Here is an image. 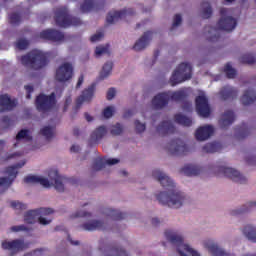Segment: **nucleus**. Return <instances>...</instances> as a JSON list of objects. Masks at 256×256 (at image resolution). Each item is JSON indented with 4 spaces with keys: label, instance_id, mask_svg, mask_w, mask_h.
I'll return each instance as SVG.
<instances>
[{
    "label": "nucleus",
    "instance_id": "55",
    "mask_svg": "<svg viewBox=\"0 0 256 256\" xmlns=\"http://www.w3.org/2000/svg\"><path fill=\"white\" fill-rule=\"evenodd\" d=\"M111 133L113 135H121V133H123V126H121V124H116L112 126Z\"/></svg>",
    "mask_w": 256,
    "mask_h": 256
},
{
    "label": "nucleus",
    "instance_id": "9",
    "mask_svg": "<svg viewBox=\"0 0 256 256\" xmlns=\"http://www.w3.org/2000/svg\"><path fill=\"white\" fill-rule=\"evenodd\" d=\"M219 173H222L224 177H227L228 179H231V181H234V183H239L240 185H243L248 181L247 176L239 172V170L226 165L219 167Z\"/></svg>",
    "mask_w": 256,
    "mask_h": 256
},
{
    "label": "nucleus",
    "instance_id": "34",
    "mask_svg": "<svg viewBox=\"0 0 256 256\" xmlns=\"http://www.w3.org/2000/svg\"><path fill=\"white\" fill-rule=\"evenodd\" d=\"M243 235L246 236L248 241L256 243V226L253 224H246L242 229Z\"/></svg>",
    "mask_w": 256,
    "mask_h": 256
},
{
    "label": "nucleus",
    "instance_id": "11",
    "mask_svg": "<svg viewBox=\"0 0 256 256\" xmlns=\"http://www.w3.org/2000/svg\"><path fill=\"white\" fill-rule=\"evenodd\" d=\"M55 94L47 96L45 94H40L36 98V108L38 111H50L55 107Z\"/></svg>",
    "mask_w": 256,
    "mask_h": 256
},
{
    "label": "nucleus",
    "instance_id": "26",
    "mask_svg": "<svg viewBox=\"0 0 256 256\" xmlns=\"http://www.w3.org/2000/svg\"><path fill=\"white\" fill-rule=\"evenodd\" d=\"M153 38L152 32H146L142 37H140L139 40L136 41L134 44V50L135 51H143V49H147L149 47V43L151 42V39Z\"/></svg>",
    "mask_w": 256,
    "mask_h": 256
},
{
    "label": "nucleus",
    "instance_id": "44",
    "mask_svg": "<svg viewBox=\"0 0 256 256\" xmlns=\"http://www.w3.org/2000/svg\"><path fill=\"white\" fill-rule=\"evenodd\" d=\"M95 5H97L96 0H85L81 4L80 9H81L82 13H89V11H91V9H93L95 7Z\"/></svg>",
    "mask_w": 256,
    "mask_h": 256
},
{
    "label": "nucleus",
    "instance_id": "36",
    "mask_svg": "<svg viewBox=\"0 0 256 256\" xmlns=\"http://www.w3.org/2000/svg\"><path fill=\"white\" fill-rule=\"evenodd\" d=\"M95 93V86H90L88 89L84 90L82 95L77 99V107H81L86 101H91Z\"/></svg>",
    "mask_w": 256,
    "mask_h": 256
},
{
    "label": "nucleus",
    "instance_id": "2",
    "mask_svg": "<svg viewBox=\"0 0 256 256\" xmlns=\"http://www.w3.org/2000/svg\"><path fill=\"white\" fill-rule=\"evenodd\" d=\"M20 63L28 69L39 71L47 66V55L41 50H32L28 54L20 57Z\"/></svg>",
    "mask_w": 256,
    "mask_h": 256
},
{
    "label": "nucleus",
    "instance_id": "1",
    "mask_svg": "<svg viewBox=\"0 0 256 256\" xmlns=\"http://www.w3.org/2000/svg\"><path fill=\"white\" fill-rule=\"evenodd\" d=\"M156 197L159 203L170 209H181V207L191 203V198L176 188L166 192H159Z\"/></svg>",
    "mask_w": 256,
    "mask_h": 256
},
{
    "label": "nucleus",
    "instance_id": "40",
    "mask_svg": "<svg viewBox=\"0 0 256 256\" xmlns=\"http://www.w3.org/2000/svg\"><path fill=\"white\" fill-rule=\"evenodd\" d=\"M107 133V129L104 126L97 128L91 135L92 143H97V141L103 139Z\"/></svg>",
    "mask_w": 256,
    "mask_h": 256
},
{
    "label": "nucleus",
    "instance_id": "46",
    "mask_svg": "<svg viewBox=\"0 0 256 256\" xmlns=\"http://www.w3.org/2000/svg\"><path fill=\"white\" fill-rule=\"evenodd\" d=\"M166 95H169V99H172V101H181L185 98V91L167 92Z\"/></svg>",
    "mask_w": 256,
    "mask_h": 256
},
{
    "label": "nucleus",
    "instance_id": "35",
    "mask_svg": "<svg viewBox=\"0 0 256 256\" xmlns=\"http://www.w3.org/2000/svg\"><path fill=\"white\" fill-rule=\"evenodd\" d=\"M105 163L106 165H117V163H119V159L109 158L106 161H104L103 159L98 158L94 161L93 167L96 171H101V169L105 167Z\"/></svg>",
    "mask_w": 256,
    "mask_h": 256
},
{
    "label": "nucleus",
    "instance_id": "21",
    "mask_svg": "<svg viewBox=\"0 0 256 256\" xmlns=\"http://www.w3.org/2000/svg\"><path fill=\"white\" fill-rule=\"evenodd\" d=\"M49 183H52V187H55L56 191L63 193L65 191V180L56 171L49 174Z\"/></svg>",
    "mask_w": 256,
    "mask_h": 256
},
{
    "label": "nucleus",
    "instance_id": "3",
    "mask_svg": "<svg viewBox=\"0 0 256 256\" xmlns=\"http://www.w3.org/2000/svg\"><path fill=\"white\" fill-rule=\"evenodd\" d=\"M219 13L220 18L217 22V28L220 29V31H226V33L235 31V27H237L235 11L231 8H220Z\"/></svg>",
    "mask_w": 256,
    "mask_h": 256
},
{
    "label": "nucleus",
    "instance_id": "19",
    "mask_svg": "<svg viewBox=\"0 0 256 256\" xmlns=\"http://www.w3.org/2000/svg\"><path fill=\"white\" fill-rule=\"evenodd\" d=\"M24 182L28 185H35V183H39L42 187H45V189H51V187H53V182H49V179L43 176L29 175L24 178Z\"/></svg>",
    "mask_w": 256,
    "mask_h": 256
},
{
    "label": "nucleus",
    "instance_id": "62",
    "mask_svg": "<svg viewBox=\"0 0 256 256\" xmlns=\"http://www.w3.org/2000/svg\"><path fill=\"white\" fill-rule=\"evenodd\" d=\"M25 90H26V93H27L26 99H31V93H33V86L26 85Z\"/></svg>",
    "mask_w": 256,
    "mask_h": 256
},
{
    "label": "nucleus",
    "instance_id": "59",
    "mask_svg": "<svg viewBox=\"0 0 256 256\" xmlns=\"http://www.w3.org/2000/svg\"><path fill=\"white\" fill-rule=\"evenodd\" d=\"M10 230L13 233H19V231H27V228L25 225H18V226H12Z\"/></svg>",
    "mask_w": 256,
    "mask_h": 256
},
{
    "label": "nucleus",
    "instance_id": "56",
    "mask_svg": "<svg viewBox=\"0 0 256 256\" xmlns=\"http://www.w3.org/2000/svg\"><path fill=\"white\" fill-rule=\"evenodd\" d=\"M182 21H183V18H181V15L176 14L173 19L172 29L179 27V25H181Z\"/></svg>",
    "mask_w": 256,
    "mask_h": 256
},
{
    "label": "nucleus",
    "instance_id": "51",
    "mask_svg": "<svg viewBox=\"0 0 256 256\" xmlns=\"http://www.w3.org/2000/svg\"><path fill=\"white\" fill-rule=\"evenodd\" d=\"M10 207H12V209H15V211H24V209H27V205L19 201H11Z\"/></svg>",
    "mask_w": 256,
    "mask_h": 256
},
{
    "label": "nucleus",
    "instance_id": "54",
    "mask_svg": "<svg viewBox=\"0 0 256 256\" xmlns=\"http://www.w3.org/2000/svg\"><path fill=\"white\" fill-rule=\"evenodd\" d=\"M16 47L20 51H23L24 49H27V47H29V42L27 40H25V39H19L16 42Z\"/></svg>",
    "mask_w": 256,
    "mask_h": 256
},
{
    "label": "nucleus",
    "instance_id": "5",
    "mask_svg": "<svg viewBox=\"0 0 256 256\" xmlns=\"http://www.w3.org/2000/svg\"><path fill=\"white\" fill-rule=\"evenodd\" d=\"M54 17L59 27H71V25L77 27V25H81V20L79 18H71L65 7L56 8Z\"/></svg>",
    "mask_w": 256,
    "mask_h": 256
},
{
    "label": "nucleus",
    "instance_id": "29",
    "mask_svg": "<svg viewBox=\"0 0 256 256\" xmlns=\"http://www.w3.org/2000/svg\"><path fill=\"white\" fill-rule=\"evenodd\" d=\"M165 237L168 241H170V243H172L173 245H175V247H177V245H180V243H183V235H181V233L174 231V230H166L164 232Z\"/></svg>",
    "mask_w": 256,
    "mask_h": 256
},
{
    "label": "nucleus",
    "instance_id": "49",
    "mask_svg": "<svg viewBox=\"0 0 256 256\" xmlns=\"http://www.w3.org/2000/svg\"><path fill=\"white\" fill-rule=\"evenodd\" d=\"M105 213L108 215V217H111V219H121V213L119 210L108 208L106 209Z\"/></svg>",
    "mask_w": 256,
    "mask_h": 256
},
{
    "label": "nucleus",
    "instance_id": "48",
    "mask_svg": "<svg viewBox=\"0 0 256 256\" xmlns=\"http://www.w3.org/2000/svg\"><path fill=\"white\" fill-rule=\"evenodd\" d=\"M91 212L85 210V209H80L78 211H76L74 214H72V217L74 219H77V217H85L86 219H89V217H91Z\"/></svg>",
    "mask_w": 256,
    "mask_h": 256
},
{
    "label": "nucleus",
    "instance_id": "10",
    "mask_svg": "<svg viewBox=\"0 0 256 256\" xmlns=\"http://www.w3.org/2000/svg\"><path fill=\"white\" fill-rule=\"evenodd\" d=\"M73 72V64L64 62L56 69L55 79L59 83H67L73 79Z\"/></svg>",
    "mask_w": 256,
    "mask_h": 256
},
{
    "label": "nucleus",
    "instance_id": "47",
    "mask_svg": "<svg viewBox=\"0 0 256 256\" xmlns=\"http://www.w3.org/2000/svg\"><path fill=\"white\" fill-rule=\"evenodd\" d=\"M240 62L246 63V65H253L254 63H256V58L251 54H245L240 57Z\"/></svg>",
    "mask_w": 256,
    "mask_h": 256
},
{
    "label": "nucleus",
    "instance_id": "8",
    "mask_svg": "<svg viewBox=\"0 0 256 256\" xmlns=\"http://www.w3.org/2000/svg\"><path fill=\"white\" fill-rule=\"evenodd\" d=\"M24 165H25V161L15 166L8 167L6 169V173L8 174V177L0 178V193H2V191H7V189L10 188L11 185H13V181H15L17 177V173H18L17 169H21V167H23Z\"/></svg>",
    "mask_w": 256,
    "mask_h": 256
},
{
    "label": "nucleus",
    "instance_id": "39",
    "mask_svg": "<svg viewBox=\"0 0 256 256\" xmlns=\"http://www.w3.org/2000/svg\"><path fill=\"white\" fill-rule=\"evenodd\" d=\"M40 135L44 137L47 141H51L55 137V127L44 126L40 129Z\"/></svg>",
    "mask_w": 256,
    "mask_h": 256
},
{
    "label": "nucleus",
    "instance_id": "4",
    "mask_svg": "<svg viewBox=\"0 0 256 256\" xmlns=\"http://www.w3.org/2000/svg\"><path fill=\"white\" fill-rule=\"evenodd\" d=\"M53 212L54 211L51 208L29 210L24 214V221L30 225L37 221L40 225H49L51 223V219L47 218L46 215H53Z\"/></svg>",
    "mask_w": 256,
    "mask_h": 256
},
{
    "label": "nucleus",
    "instance_id": "60",
    "mask_svg": "<svg viewBox=\"0 0 256 256\" xmlns=\"http://www.w3.org/2000/svg\"><path fill=\"white\" fill-rule=\"evenodd\" d=\"M101 39H103V33L98 32L90 38V41H92V43H97V41H101Z\"/></svg>",
    "mask_w": 256,
    "mask_h": 256
},
{
    "label": "nucleus",
    "instance_id": "38",
    "mask_svg": "<svg viewBox=\"0 0 256 256\" xmlns=\"http://www.w3.org/2000/svg\"><path fill=\"white\" fill-rule=\"evenodd\" d=\"M16 141H25L26 143L33 141V132L29 129L20 130L16 135Z\"/></svg>",
    "mask_w": 256,
    "mask_h": 256
},
{
    "label": "nucleus",
    "instance_id": "33",
    "mask_svg": "<svg viewBox=\"0 0 256 256\" xmlns=\"http://www.w3.org/2000/svg\"><path fill=\"white\" fill-rule=\"evenodd\" d=\"M182 173L188 177H197L203 173V167L197 165H187L182 168Z\"/></svg>",
    "mask_w": 256,
    "mask_h": 256
},
{
    "label": "nucleus",
    "instance_id": "22",
    "mask_svg": "<svg viewBox=\"0 0 256 256\" xmlns=\"http://www.w3.org/2000/svg\"><path fill=\"white\" fill-rule=\"evenodd\" d=\"M131 15H135V11L131 8L127 10H122V11H114L110 12L107 16V21L109 23H117L119 19H123V17H129Z\"/></svg>",
    "mask_w": 256,
    "mask_h": 256
},
{
    "label": "nucleus",
    "instance_id": "31",
    "mask_svg": "<svg viewBox=\"0 0 256 256\" xmlns=\"http://www.w3.org/2000/svg\"><path fill=\"white\" fill-rule=\"evenodd\" d=\"M233 121H235V114L233 111L228 110L222 114L219 125L222 129H227V127H229Z\"/></svg>",
    "mask_w": 256,
    "mask_h": 256
},
{
    "label": "nucleus",
    "instance_id": "63",
    "mask_svg": "<svg viewBox=\"0 0 256 256\" xmlns=\"http://www.w3.org/2000/svg\"><path fill=\"white\" fill-rule=\"evenodd\" d=\"M71 153H79V151H81V147L79 145H72V147L70 148Z\"/></svg>",
    "mask_w": 256,
    "mask_h": 256
},
{
    "label": "nucleus",
    "instance_id": "16",
    "mask_svg": "<svg viewBox=\"0 0 256 256\" xmlns=\"http://www.w3.org/2000/svg\"><path fill=\"white\" fill-rule=\"evenodd\" d=\"M84 231H107L109 223L103 219H93L82 224Z\"/></svg>",
    "mask_w": 256,
    "mask_h": 256
},
{
    "label": "nucleus",
    "instance_id": "18",
    "mask_svg": "<svg viewBox=\"0 0 256 256\" xmlns=\"http://www.w3.org/2000/svg\"><path fill=\"white\" fill-rule=\"evenodd\" d=\"M214 132L215 128L212 125L200 126L195 131V138L197 141H207V139L211 138Z\"/></svg>",
    "mask_w": 256,
    "mask_h": 256
},
{
    "label": "nucleus",
    "instance_id": "7",
    "mask_svg": "<svg viewBox=\"0 0 256 256\" xmlns=\"http://www.w3.org/2000/svg\"><path fill=\"white\" fill-rule=\"evenodd\" d=\"M166 149L171 155H174L175 157H183L191 153V147H189V145H187L184 140L179 138L171 140L167 144Z\"/></svg>",
    "mask_w": 256,
    "mask_h": 256
},
{
    "label": "nucleus",
    "instance_id": "15",
    "mask_svg": "<svg viewBox=\"0 0 256 256\" xmlns=\"http://www.w3.org/2000/svg\"><path fill=\"white\" fill-rule=\"evenodd\" d=\"M202 246L207 249L208 253L213 256H227L229 253L225 249L219 247V244L211 238H207L202 241Z\"/></svg>",
    "mask_w": 256,
    "mask_h": 256
},
{
    "label": "nucleus",
    "instance_id": "64",
    "mask_svg": "<svg viewBox=\"0 0 256 256\" xmlns=\"http://www.w3.org/2000/svg\"><path fill=\"white\" fill-rule=\"evenodd\" d=\"M83 81H85V77L83 75H81L79 78H78V82L76 84V89H79V87H81V85H83Z\"/></svg>",
    "mask_w": 256,
    "mask_h": 256
},
{
    "label": "nucleus",
    "instance_id": "37",
    "mask_svg": "<svg viewBox=\"0 0 256 256\" xmlns=\"http://www.w3.org/2000/svg\"><path fill=\"white\" fill-rule=\"evenodd\" d=\"M200 17H202V19H211V17H213V7L211 3L204 2L201 4Z\"/></svg>",
    "mask_w": 256,
    "mask_h": 256
},
{
    "label": "nucleus",
    "instance_id": "24",
    "mask_svg": "<svg viewBox=\"0 0 256 256\" xmlns=\"http://www.w3.org/2000/svg\"><path fill=\"white\" fill-rule=\"evenodd\" d=\"M169 103V95L167 93H160L156 95L151 102L152 109H163Z\"/></svg>",
    "mask_w": 256,
    "mask_h": 256
},
{
    "label": "nucleus",
    "instance_id": "41",
    "mask_svg": "<svg viewBox=\"0 0 256 256\" xmlns=\"http://www.w3.org/2000/svg\"><path fill=\"white\" fill-rule=\"evenodd\" d=\"M203 153H217V151H221V144L217 142H212L204 145L202 147Z\"/></svg>",
    "mask_w": 256,
    "mask_h": 256
},
{
    "label": "nucleus",
    "instance_id": "43",
    "mask_svg": "<svg viewBox=\"0 0 256 256\" xmlns=\"http://www.w3.org/2000/svg\"><path fill=\"white\" fill-rule=\"evenodd\" d=\"M111 71H113V62H106L100 72V79H107L111 75Z\"/></svg>",
    "mask_w": 256,
    "mask_h": 256
},
{
    "label": "nucleus",
    "instance_id": "27",
    "mask_svg": "<svg viewBox=\"0 0 256 256\" xmlns=\"http://www.w3.org/2000/svg\"><path fill=\"white\" fill-rule=\"evenodd\" d=\"M239 95V90L235 87L225 86L219 92V97L222 101H227V99H235Z\"/></svg>",
    "mask_w": 256,
    "mask_h": 256
},
{
    "label": "nucleus",
    "instance_id": "50",
    "mask_svg": "<svg viewBox=\"0 0 256 256\" xmlns=\"http://www.w3.org/2000/svg\"><path fill=\"white\" fill-rule=\"evenodd\" d=\"M107 53H109L108 45L96 47V50H95L96 57H101V55H107Z\"/></svg>",
    "mask_w": 256,
    "mask_h": 256
},
{
    "label": "nucleus",
    "instance_id": "52",
    "mask_svg": "<svg viewBox=\"0 0 256 256\" xmlns=\"http://www.w3.org/2000/svg\"><path fill=\"white\" fill-rule=\"evenodd\" d=\"M115 113V106H108L103 110V117L105 119H111Z\"/></svg>",
    "mask_w": 256,
    "mask_h": 256
},
{
    "label": "nucleus",
    "instance_id": "28",
    "mask_svg": "<svg viewBox=\"0 0 256 256\" xmlns=\"http://www.w3.org/2000/svg\"><path fill=\"white\" fill-rule=\"evenodd\" d=\"M251 209H256V200L248 201L240 207L235 208L231 211V215H243L245 213H249Z\"/></svg>",
    "mask_w": 256,
    "mask_h": 256
},
{
    "label": "nucleus",
    "instance_id": "61",
    "mask_svg": "<svg viewBox=\"0 0 256 256\" xmlns=\"http://www.w3.org/2000/svg\"><path fill=\"white\" fill-rule=\"evenodd\" d=\"M116 91L115 88H110L107 92V99L108 101H111V99H114L115 95H116Z\"/></svg>",
    "mask_w": 256,
    "mask_h": 256
},
{
    "label": "nucleus",
    "instance_id": "6",
    "mask_svg": "<svg viewBox=\"0 0 256 256\" xmlns=\"http://www.w3.org/2000/svg\"><path fill=\"white\" fill-rule=\"evenodd\" d=\"M191 73H192L191 64L189 63L180 64L170 78V83L172 87H175V85H178V83H183V81H187L191 79Z\"/></svg>",
    "mask_w": 256,
    "mask_h": 256
},
{
    "label": "nucleus",
    "instance_id": "23",
    "mask_svg": "<svg viewBox=\"0 0 256 256\" xmlns=\"http://www.w3.org/2000/svg\"><path fill=\"white\" fill-rule=\"evenodd\" d=\"M41 39H47L48 41H63L65 39V35L63 33L57 31V30H52V29H47L44 30L40 33Z\"/></svg>",
    "mask_w": 256,
    "mask_h": 256
},
{
    "label": "nucleus",
    "instance_id": "45",
    "mask_svg": "<svg viewBox=\"0 0 256 256\" xmlns=\"http://www.w3.org/2000/svg\"><path fill=\"white\" fill-rule=\"evenodd\" d=\"M224 73L226 74L228 79H235V77H237V70H235V68H233L230 63L225 65Z\"/></svg>",
    "mask_w": 256,
    "mask_h": 256
},
{
    "label": "nucleus",
    "instance_id": "57",
    "mask_svg": "<svg viewBox=\"0 0 256 256\" xmlns=\"http://www.w3.org/2000/svg\"><path fill=\"white\" fill-rule=\"evenodd\" d=\"M0 127L2 129H9V127H11V119L10 118H2Z\"/></svg>",
    "mask_w": 256,
    "mask_h": 256
},
{
    "label": "nucleus",
    "instance_id": "17",
    "mask_svg": "<svg viewBox=\"0 0 256 256\" xmlns=\"http://www.w3.org/2000/svg\"><path fill=\"white\" fill-rule=\"evenodd\" d=\"M175 251L178 256H201V253L191 245L181 242L175 246Z\"/></svg>",
    "mask_w": 256,
    "mask_h": 256
},
{
    "label": "nucleus",
    "instance_id": "12",
    "mask_svg": "<svg viewBox=\"0 0 256 256\" xmlns=\"http://www.w3.org/2000/svg\"><path fill=\"white\" fill-rule=\"evenodd\" d=\"M196 111L201 117H209L211 115V107L205 92H200L196 97Z\"/></svg>",
    "mask_w": 256,
    "mask_h": 256
},
{
    "label": "nucleus",
    "instance_id": "53",
    "mask_svg": "<svg viewBox=\"0 0 256 256\" xmlns=\"http://www.w3.org/2000/svg\"><path fill=\"white\" fill-rule=\"evenodd\" d=\"M134 127H135V131L138 133H143L145 131V129L147 128L145 123H143L139 120H136L134 122Z\"/></svg>",
    "mask_w": 256,
    "mask_h": 256
},
{
    "label": "nucleus",
    "instance_id": "32",
    "mask_svg": "<svg viewBox=\"0 0 256 256\" xmlns=\"http://www.w3.org/2000/svg\"><path fill=\"white\" fill-rule=\"evenodd\" d=\"M256 102V92L253 89H247L243 92L241 103L244 105H253Z\"/></svg>",
    "mask_w": 256,
    "mask_h": 256
},
{
    "label": "nucleus",
    "instance_id": "13",
    "mask_svg": "<svg viewBox=\"0 0 256 256\" xmlns=\"http://www.w3.org/2000/svg\"><path fill=\"white\" fill-rule=\"evenodd\" d=\"M2 249L8 251L10 255H15L19 251L27 249V244L23 240H4L1 243Z\"/></svg>",
    "mask_w": 256,
    "mask_h": 256
},
{
    "label": "nucleus",
    "instance_id": "58",
    "mask_svg": "<svg viewBox=\"0 0 256 256\" xmlns=\"http://www.w3.org/2000/svg\"><path fill=\"white\" fill-rule=\"evenodd\" d=\"M19 21H21V16H19V14L14 13L10 16V23H12V25H17Z\"/></svg>",
    "mask_w": 256,
    "mask_h": 256
},
{
    "label": "nucleus",
    "instance_id": "20",
    "mask_svg": "<svg viewBox=\"0 0 256 256\" xmlns=\"http://www.w3.org/2000/svg\"><path fill=\"white\" fill-rule=\"evenodd\" d=\"M15 107H17V100H12L7 94L0 95V113L11 111Z\"/></svg>",
    "mask_w": 256,
    "mask_h": 256
},
{
    "label": "nucleus",
    "instance_id": "25",
    "mask_svg": "<svg viewBox=\"0 0 256 256\" xmlns=\"http://www.w3.org/2000/svg\"><path fill=\"white\" fill-rule=\"evenodd\" d=\"M203 37L209 43H217L219 41L221 34H219V30L214 27L206 26L203 31Z\"/></svg>",
    "mask_w": 256,
    "mask_h": 256
},
{
    "label": "nucleus",
    "instance_id": "42",
    "mask_svg": "<svg viewBox=\"0 0 256 256\" xmlns=\"http://www.w3.org/2000/svg\"><path fill=\"white\" fill-rule=\"evenodd\" d=\"M174 119L176 123H179V125H183L184 127H191V125H193V120L183 114H177Z\"/></svg>",
    "mask_w": 256,
    "mask_h": 256
},
{
    "label": "nucleus",
    "instance_id": "14",
    "mask_svg": "<svg viewBox=\"0 0 256 256\" xmlns=\"http://www.w3.org/2000/svg\"><path fill=\"white\" fill-rule=\"evenodd\" d=\"M152 177L160 183L165 189H168V191H171V189H175L176 184L167 173L161 171V170H154L152 172Z\"/></svg>",
    "mask_w": 256,
    "mask_h": 256
},
{
    "label": "nucleus",
    "instance_id": "30",
    "mask_svg": "<svg viewBox=\"0 0 256 256\" xmlns=\"http://www.w3.org/2000/svg\"><path fill=\"white\" fill-rule=\"evenodd\" d=\"M156 131L158 135H169L175 132V126L171 121H163L157 126Z\"/></svg>",
    "mask_w": 256,
    "mask_h": 256
}]
</instances>
